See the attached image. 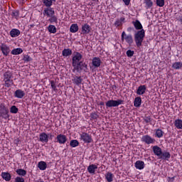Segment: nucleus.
<instances>
[{"instance_id":"1","label":"nucleus","mask_w":182,"mask_h":182,"mask_svg":"<svg viewBox=\"0 0 182 182\" xmlns=\"http://www.w3.org/2000/svg\"><path fill=\"white\" fill-rule=\"evenodd\" d=\"M82 58L83 56L79 52H76L75 55L73 57L72 66L73 68V73H87V64L83 63V61H80L82 60Z\"/></svg>"},{"instance_id":"2","label":"nucleus","mask_w":182,"mask_h":182,"mask_svg":"<svg viewBox=\"0 0 182 182\" xmlns=\"http://www.w3.org/2000/svg\"><path fill=\"white\" fill-rule=\"evenodd\" d=\"M132 25L134 28L137 31L134 34V41L137 48H141L143 45V41H144V37L146 36V31L143 28V25L139 20L132 21Z\"/></svg>"},{"instance_id":"3","label":"nucleus","mask_w":182,"mask_h":182,"mask_svg":"<svg viewBox=\"0 0 182 182\" xmlns=\"http://www.w3.org/2000/svg\"><path fill=\"white\" fill-rule=\"evenodd\" d=\"M4 80L5 87H11V86H15V83L14 82V73L11 70H7L4 73Z\"/></svg>"},{"instance_id":"4","label":"nucleus","mask_w":182,"mask_h":182,"mask_svg":"<svg viewBox=\"0 0 182 182\" xmlns=\"http://www.w3.org/2000/svg\"><path fill=\"white\" fill-rule=\"evenodd\" d=\"M11 115H9V109L4 103H0V119H4V120L9 119Z\"/></svg>"},{"instance_id":"5","label":"nucleus","mask_w":182,"mask_h":182,"mask_svg":"<svg viewBox=\"0 0 182 182\" xmlns=\"http://www.w3.org/2000/svg\"><path fill=\"white\" fill-rule=\"evenodd\" d=\"M80 140L87 144L93 143V138H92V135L87 134V132H82L80 134Z\"/></svg>"},{"instance_id":"6","label":"nucleus","mask_w":182,"mask_h":182,"mask_svg":"<svg viewBox=\"0 0 182 182\" xmlns=\"http://www.w3.org/2000/svg\"><path fill=\"white\" fill-rule=\"evenodd\" d=\"M120 105H124V100H109L106 102L107 109L109 107H118Z\"/></svg>"},{"instance_id":"7","label":"nucleus","mask_w":182,"mask_h":182,"mask_svg":"<svg viewBox=\"0 0 182 182\" xmlns=\"http://www.w3.org/2000/svg\"><path fill=\"white\" fill-rule=\"evenodd\" d=\"M141 141L145 143V144H154V143H156V139L150 135H144L141 138Z\"/></svg>"},{"instance_id":"8","label":"nucleus","mask_w":182,"mask_h":182,"mask_svg":"<svg viewBox=\"0 0 182 182\" xmlns=\"http://www.w3.org/2000/svg\"><path fill=\"white\" fill-rule=\"evenodd\" d=\"M121 39L122 41H125L128 45H132L134 42L133 36L132 34L127 35L124 31L122 33Z\"/></svg>"},{"instance_id":"9","label":"nucleus","mask_w":182,"mask_h":182,"mask_svg":"<svg viewBox=\"0 0 182 182\" xmlns=\"http://www.w3.org/2000/svg\"><path fill=\"white\" fill-rule=\"evenodd\" d=\"M0 50L4 56H8L11 53V48L6 43H1Z\"/></svg>"},{"instance_id":"10","label":"nucleus","mask_w":182,"mask_h":182,"mask_svg":"<svg viewBox=\"0 0 182 182\" xmlns=\"http://www.w3.org/2000/svg\"><path fill=\"white\" fill-rule=\"evenodd\" d=\"M56 143H59V144H65L68 141V137L65 134H60L55 138Z\"/></svg>"},{"instance_id":"11","label":"nucleus","mask_w":182,"mask_h":182,"mask_svg":"<svg viewBox=\"0 0 182 182\" xmlns=\"http://www.w3.org/2000/svg\"><path fill=\"white\" fill-rule=\"evenodd\" d=\"M44 16H48V18L50 16H53L55 15V9L50 7H46L44 9L43 12Z\"/></svg>"},{"instance_id":"12","label":"nucleus","mask_w":182,"mask_h":182,"mask_svg":"<svg viewBox=\"0 0 182 182\" xmlns=\"http://www.w3.org/2000/svg\"><path fill=\"white\" fill-rule=\"evenodd\" d=\"M90 31H92V28L89 24L85 23L82 26L81 32L82 35H89V33H90Z\"/></svg>"},{"instance_id":"13","label":"nucleus","mask_w":182,"mask_h":182,"mask_svg":"<svg viewBox=\"0 0 182 182\" xmlns=\"http://www.w3.org/2000/svg\"><path fill=\"white\" fill-rule=\"evenodd\" d=\"M72 81L74 85H76V86H80V85H82V82H83V79L80 76L73 75Z\"/></svg>"},{"instance_id":"14","label":"nucleus","mask_w":182,"mask_h":182,"mask_svg":"<svg viewBox=\"0 0 182 182\" xmlns=\"http://www.w3.org/2000/svg\"><path fill=\"white\" fill-rule=\"evenodd\" d=\"M92 65L94 68H100L102 60L99 57H95L92 60Z\"/></svg>"},{"instance_id":"15","label":"nucleus","mask_w":182,"mask_h":182,"mask_svg":"<svg viewBox=\"0 0 182 182\" xmlns=\"http://www.w3.org/2000/svg\"><path fill=\"white\" fill-rule=\"evenodd\" d=\"M14 97H16L17 99H23L25 97V91L22 90H16L14 92Z\"/></svg>"},{"instance_id":"16","label":"nucleus","mask_w":182,"mask_h":182,"mask_svg":"<svg viewBox=\"0 0 182 182\" xmlns=\"http://www.w3.org/2000/svg\"><path fill=\"white\" fill-rule=\"evenodd\" d=\"M154 154H155V156H157V157H159V159L160 158V156H161V153H163V151L161 150V148H160V146H154L152 148Z\"/></svg>"},{"instance_id":"17","label":"nucleus","mask_w":182,"mask_h":182,"mask_svg":"<svg viewBox=\"0 0 182 182\" xmlns=\"http://www.w3.org/2000/svg\"><path fill=\"white\" fill-rule=\"evenodd\" d=\"M39 140L41 143H48V141H49V136L46 133L42 132L40 134Z\"/></svg>"},{"instance_id":"18","label":"nucleus","mask_w":182,"mask_h":182,"mask_svg":"<svg viewBox=\"0 0 182 182\" xmlns=\"http://www.w3.org/2000/svg\"><path fill=\"white\" fill-rule=\"evenodd\" d=\"M21 35V31L18 28H12L10 31V36L11 38H18Z\"/></svg>"},{"instance_id":"19","label":"nucleus","mask_w":182,"mask_h":182,"mask_svg":"<svg viewBox=\"0 0 182 182\" xmlns=\"http://www.w3.org/2000/svg\"><path fill=\"white\" fill-rule=\"evenodd\" d=\"M170 157H171L170 152H168L167 151H162L161 156H159V159H161V160L168 161Z\"/></svg>"},{"instance_id":"20","label":"nucleus","mask_w":182,"mask_h":182,"mask_svg":"<svg viewBox=\"0 0 182 182\" xmlns=\"http://www.w3.org/2000/svg\"><path fill=\"white\" fill-rule=\"evenodd\" d=\"M144 6L145 9H151L153 8V1L152 0H144Z\"/></svg>"},{"instance_id":"21","label":"nucleus","mask_w":182,"mask_h":182,"mask_svg":"<svg viewBox=\"0 0 182 182\" xmlns=\"http://www.w3.org/2000/svg\"><path fill=\"white\" fill-rule=\"evenodd\" d=\"M146 90H147L146 85H139L136 90V95H144L146 93Z\"/></svg>"},{"instance_id":"22","label":"nucleus","mask_w":182,"mask_h":182,"mask_svg":"<svg viewBox=\"0 0 182 182\" xmlns=\"http://www.w3.org/2000/svg\"><path fill=\"white\" fill-rule=\"evenodd\" d=\"M96 170H97V165L96 164H90L87 167V171L90 174H95Z\"/></svg>"},{"instance_id":"23","label":"nucleus","mask_w":182,"mask_h":182,"mask_svg":"<svg viewBox=\"0 0 182 182\" xmlns=\"http://www.w3.org/2000/svg\"><path fill=\"white\" fill-rule=\"evenodd\" d=\"M38 168H39V170L44 171V170L48 168V164H46V162L41 161L38 163Z\"/></svg>"},{"instance_id":"24","label":"nucleus","mask_w":182,"mask_h":182,"mask_svg":"<svg viewBox=\"0 0 182 182\" xmlns=\"http://www.w3.org/2000/svg\"><path fill=\"white\" fill-rule=\"evenodd\" d=\"M135 168L137 170H143V168H144V161H136L135 162Z\"/></svg>"},{"instance_id":"25","label":"nucleus","mask_w":182,"mask_h":182,"mask_svg":"<svg viewBox=\"0 0 182 182\" xmlns=\"http://www.w3.org/2000/svg\"><path fill=\"white\" fill-rule=\"evenodd\" d=\"M1 177L5 181H11V178H12V176L9 172H2Z\"/></svg>"},{"instance_id":"26","label":"nucleus","mask_w":182,"mask_h":182,"mask_svg":"<svg viewBox=\"0 0 182 182\" xmlns=\"http://www.w3.org/2000/svg\"><path fill=\"white\" fill-rule=\"evenodd\" d=\"M155 132V137H157L158 139H161L164 136V132L161 130V129H157L154 130Z\"/></svg>"},{"instance_id":"27","label":"nucleus","mask_w":182,"mask_h":182,"mask_svg":"<svg viewBox=\"0 0 182 182\" xmlns=\"http://www.w3.org/2000/svg\"><path fill=\"white\" fill-rule=\"evenodd\" d=\"M79 31V26L77 23H73L70 27V31L71 33H76Z\"/></svg>"},{"instance_id":"28","label":"nucleus","mask_w":182,"mask_h":182,"mask_svg":"<svg viewBox=\"0 0 182 182\" xmlns=\"http://www.w3.org/2000/svg\"><path fill=\"white\" fill-rule=\"evenodd\" d=\"M72 55V50L70 48H64L62 51V55L64 58H68V56H70Z\"/></svg>"},{"instance_id":"29","label":"nucleus","mask_w":182,"mask_h":182,"mask_svg":"<svg viewBox=\"0 0 182 182\" xmlns=\"http://www.w3.org/2000/svg\"><path fill=\"white\" fill-rule=\"evenodd\" d=\"M134 107H140V106H141V97H135L134 101Z\"/></svg>"},{"instance_id":"30","label":"nucleus","mask_w":182,"mask_h":182,"mask_svg":"<svg viewBox=\"0 0 182 182\" xmlns=\"http://www.w3.org/2000/svg\"><path fill=\"white\" fill-rule=\"evenodd\" d=\"M173 69L176 70H180L182 68V63L181 62H175L172 64Z\"/></svg>"},{"instance_id":"31","label":"nucleus","mask_w":182,"mask_h":182,"mask_svg":"<svg viewBox=\"0 0 182 182\" xmlns=\"http://www.w3.org/2000/svg\"><path fill=\"white\" fill-rule=\"evenodd\" d=\"M23 53V50L21 48H14L11 50V55H21V53Z\"/></svg>"},{"instance_id":"32","label":"nucleus","mask_w":182,"mask_h":182,"mask_svg":"<svg viewBox=\"0 0 182 182\" xmlns=\"http://www.w3.org/2000/svg\"><path fill=\"white\" fill-rule=\"evenodd\" d=\"M113 177H114V175L111 172H107L105 174V179L107 180V182L113 181Z\"/></svg>"},{"instance_id":"33","label":"nucleus","mask_w":182,"mask_h":182,"mask_svg":"<svg viewBox=\"0 0 182 182\" xmlns=\"http://www.w3.org/2000/svg\"><path fill=\"white\" fill-rule=\"evenodd\" d=\"M174 126L176 129H182V120L180 119H177L174 122Z\"/></svg>"},{"instance_id":"34","label":"nucleus","mask_w":182,"mask_h":182,"mask_svg":"<svg viewBox=\"0 0 182 182\" xmlns=\"http://www.w3.org/2000/svg\"><path fill=\"white\" fill-rule=\"evenodd\" d=\"M53 0H43V4H44V6H46V8L48 7H50L53 5Z\"/></svg>"},{"instance_id":"35","label":"nucleus","mask_w":182,"mask_h":182,"mask_svg":"<svg viewBox=\"0 0 182 182\" xmlns=\"http://www.w3.org/2000/svg\"><path fill=\"white\" fill-rule=\"evenodd\" d=\"M50 18L48 19V22L50 23H58V16H56L55 14L50 16Z\"/></svg>"},{"instance_id":"36","label":"nucleus","mask_w":182,"mask_h":182,"mask_svg":"<svg viewBox=\"0 0 182 182\" xmlns=\"http://www.w3.org/2000/svg\"><path fill=\"white\" fill-rule=\"evenodd\" d=\"M16 173H17L18 176H22L23 177H25L26 174V171L23 168H18V169H16Z\"/></svg>"},{"instance_id":"37","label":"nucleus","mask_w":182,"mask_h":182,"mask_svg":"<svg viewBox=\"0 0 182 182\" xmlns=\"http://www.w3.org/2000/svg\"><path fill=\"white\" fill-rule=\"evenodd\" d=\"M70 147H77L79 146V141L77 139H73L70 142Z\"/></svg>"},{"instance_id":"38","label":"nucleus","mask_w":182,"mask_h":182,"mask_svg":"<svg viewBox=\"0 0 182 182\" xmlns=\"http://www.w3.org/2000/svg\"><path fill=\"white\" fill-rule=\"evenodd\" d=\"M48 31L50 33H56V26L50 24L48 27Z\"/></svg>"},{"instance_id":"39","label":"nucleus","mask_w":182,"mask_h":182,"mask_svg":"<svg viewBox=\"0 0 182 182\" xmlns=\"http://www.w3.org/2000/svg\"><path fill=\"white\" fill-rule=\"evenodd\" d=\"M23 60L24 63H28V62L32 61V58L29 55H24L23 56Z\"/></svg>"},{"instance_id":"40","label":"nucleus","mask_w":182,"mask_h":182,"mask_svg":"<svg viewBox=\"0 0 182 182\" xmlns=\"http://www.w3.org/2000/svg\"><path fill=\"white\" fill-rule=\"evenodd\" d=\"M18 111L19 109H18V107H16L15 105L11 106L10 108V112L13 113L14 114H16Z\"/></svg>"},{"instance_id":"41","label":"nucleus","mask_w":182,"mask_h":182,"mask_svg":"<svg viewBox=\"0 0 182 182\" xmlns=\"http://www.w3.org/2000/svg\"><path fill=\"white\" fill-rule=\"evenodd\" d=\"M50 83L53 90L54 92H58V88L56 87V82H55V80H50Z\"/></svg>"},{"instance_id":"42","label":"nucleus","mask_w":182,"mask_h":182,"mask_svg":"<svg viewBox=\"0 0 182 182\" xmlns=\"http://www.w3.org/2000/svg\"><path fill=\"white\" fill-rule=\"evenodd\" d=\"M11 16L16 19H18V18H19V10L13 11L11 12Z\"/></svg>"},{"instance_id":"43","label":"nucleus","mask_w":182,"mask_h":182,"mask_svg":"<svg viewBox=\"0 0 182 182\" xmlns=\"http://www.w3.org/2000/svg\"><path fill=\"white\" fill-rule=\"evenodd\" d=\"M99 115L96 112H92L90 114V120H97Z\"/></svg>"},{"instance_id":"44","label":"nucleus","mask_w":182,"mask_h":182,"mask_svg":"<svg viewBox=\"0 0 182 182\" xmlns=\"http://www.w3.org/2000/svg\"><path fill=\"white\" fill-rule=\"evenodd\" d=\"M144 122L147 124L150 123L151 124V122H153V119H151V117L150 116H145L144 118Z\"/></svg>"},{"instance_id":"45","label":"nucleus","mask_w":182,"mask_h":182,"mask_svg":"<svg viewBox=\"0 0 182 182\" xmlns=\"http://www.w3.org/2000/svg\"><path fill=\"white\" fill-rule=\"evenodd\" d=\"M156 5L160 8H163L164 6V0H156Z\"/></svg>"},{"instance_id":"46","label":"nucleus","mask_w":182,"mask_h":182,"mask_svg":"<svg viewBox=\"0 0 182 182\" xmlns=\"http://www.w3.org/2000/svg\"><path fill=\"white\" fill-rule=\"evenodd\" d=\"M134 55V52L132 50H128L127 51V56L128 58H132Z\"/></svg>"},{"instance_id":"47","label":"nucleus","mask_w":182,"mask_h":182,"mask_svg":"<svg viewBox=\"0 0 182 182\" xmlns=\"http://www.w3.org/2000/svg\"><path fill=\"white\" fill-rule=\"evenodd\" d=\"M122 25H123V23H122V21H120L119 19L115 21L114 26H116V28H119V26H122Z\"/></svg>"},{"instance_id":"48","label":"nucleus","mask_w":182,"mask_h":182,"mask_svg":"<svg viewBox=\"0 0 182 182\" xmlns=\"http://www.w3.org/2000/svg\"><path fill=\"white\" fill-rule=\"evenodd\" d=\"M14 182H25V178L20 177V176H17L15 178V181Z\"/></svg>"},{"instance_id":"49","label":"nucleus","mask_w":182,"mask_h":182,"mask_svg":"<svg viewBox=\"0 0 182 182\" xmlns=\"http://www.w3.org/2000/svg\"><path fill=\"white\" fill-rule=\"evenodd\" d=\"M122 1H123L124 4H125V5H126L127 6H129V5H130V1H131L132 0H122Z\"/></svg>"},{"instance_id":"50","label":"nucleus","mask_w":182,"mask_h":182,"mask_svg":"<svg viewBox=\"0 0 182 182\" xmlns=\"http://www.w3.org/2000/svg\"><path fill=\"white\" fill-rule=\"evenodd\" d=\"M168 178L169 182H174V180H176V176L168 177Z\"/></svg>"},{"instance_id":"51","label":"nucleus","mask_w":182,"mask_h":182,"mask_svg":"<svg viewBox=\"0 0 182 182\" xmlns=\"http://www.w3.org/2000/svg\"><path fill=\"white\" fill-rule=\"evenodd\" d=\"M127 31V32H132V31H134V28H133V27H128Z\"/></svg>"},{"instance_id":"52","label":"nucleus","mask_w":182,"mask_h":182,"mask_svg":"<svg viewBox=\"0 0 182 182\" xmlns=\"http://www.w3.org/2000/svg\"><path fill=\"white\" fill-rule=\"evenodd\" d=\"M119 21H120L121 23H123L124 21H126V18L124 17H121Z\"/></svg>"},{"instance_id":"53","label":"nucleus","mask_w":182,"mask_h":182,"mask_svg":"<svg viewBox=\"0 0 182 182\" xmlns=\"http://www.w3.org/2000/svg\"><path fill=\"white\" fill-rule=\"evenodd\" d=\"M177 21H178L179 22H181V23H182V15H180V16L178 17Z\"/></svg>"},{"instance_id":"54","label":"nucleus","mask_w":182,"mask_h":182,"mask_svg":"<svg viewBox=\"0 0 182 182\" xmlns=\"http://www.w3.org/2000/svg\"><path fill=\"white\" fill-rule=\"evenodd\" d=\"M97 105H98V106H105V102H100Z\"/></svg>"},{"instance_id":"55","label":"nucleus","mask_w":182,"mask_h":182,"mask_svg":"<svg viewBox=\"0 0 182 182\" xmlns=\"http://www.w3.org/2000/svg\"><path fill=\"white\" fill-rule=\"evenodd\" d=\"M17 1H18L19 4H23V2H25V0H17Z\"/></svg>"},{"instance_id":"56","label":"nucleus","mask_w":182,"mask_h":182,"mask_svg":"<svg viewBox=\"0 0 182 182\" xmlns=\"http://www.w3.org/2000/svg\"><path fill=\"white\" fill-rule=\"evenodd\" d=\"M29 27H30V28H34V27H35V24H30V25H29Z\"/></svg>"},{"instance_id":"57","label":"nucleus","mask_w":182,"mask_h":182,"mask_svg":"<svg viewBox=\"0 0 182 182\" xmlns=\"http://www.w3.org/2000/svg\"><path fill=\"white\" fill-rule=\"evenodd\" d=\"M36 182H44L43 181H42L41 179L37 181Z\"/></svg>"},{"instance_id":"58","label":"nucleus","mask_w":182,"mask_h":182,"mask_svg":"<svg viewBox=\"0 0 182 182\" xmlns=\"http://www.w3.org/2000/svg\"><path fill=\"white\" fill-rule=\"evenodd\" d=\"M50 139H52V137H53V135L50 134Z\"/></svg>"},{"instance_id":"59","label":"nucleus","mask_w":182,"mask_h":182,"mask_svg":"<svg viewBox=\"0 0 182 182\" xmlns=\"http://www.w3.org/2000/svg\"><path fill=\"white\" fill-rule=\"evenodd\" d=\"M93 2H97V0H92Z\"/></svg>"}]
</instances>
